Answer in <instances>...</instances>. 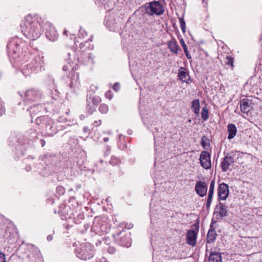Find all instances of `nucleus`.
Listing matches in <instances>:
<instances>
[{"mask_svg": "<svg viewBox=\"0 0 262 262\" xmlns=\"http://www.w3.org/2000/svg\"><path fill=\"white\" fill-rule=\"evenodd\" d=\"M186 25L185 22L183 18H181V29L183 33L185 32Z\"/></svg>", "mask_w": 262, "mask_h": 262, "instance_id": "obj_27", "label": "nucleus"}, {"mask_svg": "<svg viewBox=\"0 0 262 262\" xmlns=\"http://www.w3.org/2000/svg\"><path fill=\"white\" fill-rule=\"evenodd\" d=\"M227 130L229 133L228 139H233L237 133V128L235 125L232 123L229 124L227 126Z\"/></svg>", "mask_w": 262, "mask_h": 262, "instance_id": "obj_13", "label": "nucleus"}, {"mask_svg": "<svg viewBox=\"0 0 262 262\" xmlns=\"http://www.w3.org/2000/svg\"><path fill=\"white\" fill-rule=\"evenodd\" d=\"M214 186H215V181L214 180H213L211 181V183H210L208 196H213Z\"/></svg>", "mask_w": 262, "mask_h": 262, "instance_id": "obj_22", "label": "nucleus"}, {"mask_svg": "<svg viewBox=\"0 0 262 262\" xmlns=\"http://www.w3.org/2000/svg\"><path fill=\"white\" fill-rule=\"evenodd\" d=\"M195 190L200 196H204L207 193V185L204 182L199 181L195 184Z\"/></svg>", "mask_w": 262, "mask_h": 262, "instance_id": "obj_10", "label": "nucleus"}, {"mask_svg": "<svg viewBox=\"0 0 262 262\" xmlns=\"http://www.w3.org/2000/svg\"><path fill=\"white\" fill-rule=\"evenodd\" d=\"M212 199V196H208L207 202H206V207L207 208H209L210 206V204L211 203V201Z\"/></svg>", "mask_w": 262, "mask_h": 262, "instance_id": "obj_28", "label": "nucleus"}, {"mask_svg": "<svg viewBox=\"0 0 262 262\" xmlns=\"http://www.w3.org/2000/svg\"><path fill=\"white\" fill-rule=\"evenodd\" d=\"M191 108L195 114H199L200 105L199 100L198 99H195L192 101Z\"/></svg>", "mask_w": 262, "mask_h": 262, "instance_id": "obj_16", "label": "nucleus"}, {"mask_svg": "<svg viewBox=\"0 0 262 262\" xmlns=\"http://www.w3.org/2000/svg\"><path fill=\"white\" fill-rule=\"evenodd\" d=\"M178 77L180 78V69L178 71Z\"/></svg>", "mask_w": 262, "mask_h": 262, "instance_id": "obj_39", "label": "nucleus"}, {"mask_svg": "<svg viewBox=\"0 0 262 262\" xmlns=\"http://www.w3.org/2000/svg\"><path fill=\"white\" fill-rule=\"evenodd\" d=\"M229 192L228 185L224 183L221 184L219 187L217 194L221 200H226Z\"/></svg>", "mask_w": 262, "mask_h": 262, "instance_id": "obj_7", "label": "nucleus"}, {"mask_svg": "<svg viewBox=\"0 0 262 262\" xmlns=\"http://www.w3.org/2000/svg\"><path fill=\"white\" fill-rule=\"evenodd\" d=\"M0 262H6L5 255L0 251Z\"/></svg>", "mask_w": 262, "mask_h": 262, "instance_id": "obj_29", "label": "nucleus"}, {"mask_svg": "<svg viewBox=\"0 0 262 262\" xmlns=\"http://www.w3.org/2000/svg\"><path fill=\"white\" fill-rule=\"evenodd\" d=\"M169 48L170 50L173 52L177 53L178 51V46H177L176 42L174 41H170L168 44Z\"/></svg>", "mask_w": 262, "mask_h": 262, "instance_id": "obj_19", "label": "nucleus"}, {"mask_svg": "<svg viewBox=\"0 0 262 262\" xmlns=\"http://www.w3.org/2000/svg\"><path fill=\"white\" fill-rule=\"evenodd\" d=\"M108 107L106 104H102L99 107V111L102 114H106L108 112Z\"/></svg>", "mask_w": 262, "mask_h": 262, "instance_id": "obj_23", "label": "nucleus"}, {"mask_svg": "<svg viewBox=\"0 0 262 262\" xmlns=\"http://www.w3.org/2000/svg\"><path fill=\"white\" fill-rule=\"evenodd\" d=\"M108 140H109V139L107 137H105V138H103V141L105 142H107Z\"/></svg>", "mask_w": 262, "mask_h": 262, "instance_id": "obj_38", "label": "nucleus"}, {"mask_svg": "<svg viewBox=\"0 0 262 262\" xmlns=\"http://www.w3.org/2000/svg\"><path fill=\"white\" fill-rule=\"evenodd\" d=\"M64 34L67 35V30H65L63 32Z\"/></svg>", "mask_w": 262, "mask_h": 262, "instance_id": "obj_40", "label": "nucleus"}, {"mask_svg": "<svg viewBox=\"0 0 262 262\" xmlns=\"http://www.w3.org/2000/svg\"><path fill=\"white\" fill-rule=\"evenodd\" d=\"M181 46L183 47V49L186 54L187 57L188 59H190L191 58V56L190 54L189 53V52L187 48V46H186V44L185 43L184 40L182 38H181Z\"/></svg>", "mask_w": 262, "mask_h": 262, "instance_id": "obj_21", "label": "nucleus"}, {"mask_svg": "<svg viewBox=\"0 0 262 262\" xmlns=\"http://www.w3.org/2000/svg\"><path fill=\"white\" fill-rule=\"evenodd\" d=\"M53 238L52 235H49L47 237V240L48 241H51Z\"/></svg>", "mask_w": 262, "mask_h": 262, "instance_id": "obj_34", "label": "nucleus"}, {"mask_svg": "<svg viewBox=\"0 0 262 262\" xmlns=\"http://www.w3.org/2000/svg\"><path fill=\"white\" fill-rule=\"evenodd\" d=\"M40 119L37 118V119H36V122L38 123V121H40Z\"/></svg>", "mask_w": 262, "mask_h": 262, "instance_id": "obj_41", "label": "nucleus"}, {"mask_svg": "<svg viewBox=\"0 0 262 262\" xmlns=\"http://www.w3.org/2000/svg\"><path fill=\"white\" fill-rule=\"evenodd\" d=\"M234 163V158L230 154H228L223 159L221 162V167L222 170L224 172L229 170L230 166Z\"/></svg>", "mask_w": 262, "mask_h": 262, "instance_id": "obj_9", "label": "nucleus"}, {"mask_svg": "<svg viewBox=\"0 0 262 262\" xmlns=\"http://www.w3.org/2000/svg\"><path fill=\"white\" fill-rule=\"evenodd\" d=\"M185 69L181 67V81L189 83L191 82V79L188 73L185 71Z\"/></svg>", "mask_w": 262, "mask_h": 262, "instance_id": "obj_15", "label": "nucleus"}, {"mask_svg": "<svg viewBox=\"0 0 262 262\" xmlns=\"http://www.w3.org/2000/svg\"><path fill=\"white\" fill-rule=\"evenodd\" d=\"M40 142L41 143L42 146H43L46 143V142L44 140H41Z\"/></svg>", "mask_w": 262, "mask_h": 262, "instance_id": "obj_37", "label": "nucleus"}, {"mask_svg": "<svg viewBox=\"0 0 262 262\" xmlns=\"http://www.w3.org/2000/svg\"><path fill=\"white\" fill-rule=\"evenodd\" d=\"M210 227V229L209 230L207 233V241L208 243H213L216 240L217 234L214 229L212 228V223L211 224Z\"/></svg>", "mask_w": 262, "mask_h": 262, "instance_id": "obj_11", "label": "nucleus"}, {"mask_svg": "<svg viewBox=\"0 0 262 262\" xmlns=\"http://www.w3.org/2000/svg\"><path fill=\"white\" fill-rule=\"evenodd\" d=\"M209 262H222V257L221 253L212 252L209 257Z\"/></svg>", "mask_w": 262, "mask_h": 262, "instance_id": "obj_14", "label": "nucleus"}, {"mask_svg": "<svg viewBox=\"0 0 262 262\" xmlns=\"http://www.w3.org/2000/svg\"><path fill=\"white\" fill-rule=\"evenodd\" d=\"M41 97V94L37 90L31 89L28 90L25 94L24 101L26 103L37 102Z\"/></svg>", "mask_w": 262, "mask_h": 262, "instance_id": "obj_5", "label": "nucleus"}, {"mask_svg": "<svg viewBox=\"0 0 262 262\" xmlns=\"http://www.w3.org/2000/svg\"><path fill=\"white\" fill-rule=\"evenodd\" d=\"M105 97L110 100H111L113 97V95L111 91H107L105 94Z\"/></svg>", "mask_w": 262, "mask_h": 262, "instance_id": "obj_26", "label": "nucleus"}, {"mask_svg": "<svg viewBox=\"0 0 262 262\" xmlns=\"http://www.w3.org/2000/svg\"><path fill=\"white\" fill-rule=\"evenodd\" d=\"M113 89L114 91L118 92L120 89V84L118 82H116L114 84L113 86Z\"/></svg>", "mask_w": 262, "mask_h": 262, "instance_id": "obj_31", "label": "nucleus"}, {"mask_svg": "<svg viewBox=\"0 0 262 262\" xmlns=\"http://www.w3.org/2000/svg\"><path fill=\"white\" fill-rule=\"evenodd\" d=\"M226 63L232 67H233L234 58L231 56L226 57Z\"/></svg>", "mask_w": 262, "mask_h": 262, "instance_id": "obj_24", "label": "nucleus"}, {"mask_svg": "<svg viewBox=\"0 0 262 262\" xmlns=\"http://www.w3.org/2000/svg\"><path fill=\"white\" fill-rule=\"evenodd\" d=\"M47 36L49 38V39L51 40H54L56 38L55 32L54 31L53 35H50L49 31H48L46 33Z\"/></svg>", "mask_w": 262, "mask_h": 262, "instance_id": "obj_25", "label": "nucleus"}, {"mask_svg": "<svg viewBox=\"0 0 262 262\" xmlns=\"http://www.w3.org/2000/svg\"><path fill=\"white\" fill-rule=\"evenodd\" d=\"M249 101L247 99H243L241 101V110L244 113L247 114L250 110V105Z\"/></svg>", "mask_w": 262, "mask_h": 262, "instance_id": "obj_12", "label": "nucleus"}, {"mask_svg": "<svg viewBox=\"0 0 262 262\" xmlns=\"http://www.w3.org/2000/svg\"><path fill=\"white\" fill-rule=\"evenodd\" d=\"M179 20L180 21V17H178Z\"/></svg>", "mask_w": 262, "mask_h": 262, "instance_id": "obj_42", "label": "nucleus"}, {"mask_svg": "<svg viewBox=\"0 0 262 262\" xmlns=\"http://www.w3.org/2000/svg\"><path fill=\"white\" fill-rule=\"evenodd\" d=\"M89 130V129L88 127H84L83 128V132L85 133L88 132Z\"/></svg>", "mask_w": 262, "mask_h": 262, "instance_id": "obj_36", "label": "nucleus"}, {"mask_svg": "<svg viewBox=\"0 0 262 262\" xmlns=\"http://www.w3.org/2000/svg\"><path fill=\"white\" fill-rule=\"evenodd\" d=\"M95 124H96V126H98V125H100L101 120L95 121Z\"/></svg>", "mask_w": 262, "mask_h": 262, "instance_id": "obj_35", "label": "nucleus"}, {"mask_svg": "<svg viewBox=\"0 0 262 262\" xmlns=\"http://www.w3.org/2000/svg\"><path fill=\"white\" fill-rule=\"evenodd\" d=\"M145 6L146 13L150 15H161L164 11L163 6L158 1H154L147 3Z\"/></svg>", "mask_w": 262, "mask_h": 262, "instance_id": "obj_4", "label": "nucleus"}, {"mask_svg": "<svg viewBox=\"0 0 262 262\" xmlns=\"http://www.w3.org/2000/svg\"><path fill=\"white\" fill-rule=\"evenodd\" d=\"M69 67H71V66H69V65H65L62 68V70L64 71H68L69 69Z\"/></svg>", "mask_w": 262, "mask_h": 262, "instance_id": "obj_32", "label": "nucleus"}, {"mask_svg": "<svg viewBox=\"0 0 262 262\" xmlns=\"http://www.w3.org/2000/svg\"><path fill=\"white\" fill-rule=\"evenodd\" d=\"M201 166L205 169H208L211 167L210 155L207 151H202L200 157Z\"/></svg>", "mask_w": 262, "mask_h": 262, "instance_id": "obj_6", "label": "nucleus"}, {"mask_svg": "<svg viewBox=\"0 0 262 262\" xmlns=\"http://www.w3.org/2000/svg\"><path fill=\"white\" fill-rule=\"evenodd\" d=\"M202 118L203 120L206 121L208 118V112L206 107H204L202 108L201 113Z\"/></svg>", "mask_w": 262, "mask_h": 262, "instance_id": "obj_20", "label": "nucleus"}, {"mask_svg": "<svg viewBox=\"0 0 262 262\" xmlns=\"http://www.w3.org/2000/svg\"><path fill=\"white\" fill-rule=\"evenodd\" d=\"M199 230V223L197 222L191 226V229L187 232L185 236L186 243L192 247L196 244V238Z\"/></svg>", "mask_w": 262, "mask_h": 262, "instance_id": "obj_3", "label": "nucleus"}, {"mask_svg": "<svg viewBox=\"0 0 262 262\" xmlns=\"http://www.w3.org/2000/svg\"><path fill=\"white\" fill-rule=\"evenodd\" d=\"M214 214L216 216L219 215L222 218L228 216L227 207L223 203L220 202L216 205Z\"/></svg>", "mask_w": 262, "mask_h": 262, "instance_id": "obj_8", "label": "nucleus"}, {"mask_svg": "<svg viewBox=\"0 0 262 262\" xmlns=\"http://www.w3.org/2000/svg\"><path fill=\"white\" fill-rule=\"evenodd\" d=\"M5 113V108L3 107V103L0 101V116Z\"/></svg>", "mask_w": 262, "mask_h": 262, "instance_id": "obj_30", "label": "nucleus"}, {"mask_svg": "<svg viewBox=\"0 0 262 262\" xmlns=\"http://www.w3.org/2000/svg\"><path fill=\"white\" fill-rule=\"evenodd\" d=\"M93 246L90 243H83L76 250L77 257L81 259H89L93 256Z\"/></svg>", "mask_w": 262, "mask_h": 262, "instance_id": "obj_2", "label": "nucleus"}, {"mask_svg": "<svg viewBox=\"0 0 262 262\" xmlns=\"http://www.w3.org/2000/svg\"><path fill=\"white\" fill-rule=\"evenodd\" d=\"M28 17L23 27L22 32L24 34L31 40L37 39L43 32V29L37 21H29Z\"/></svg>", "mask_w": 262, "mask_h": 262, "instance_id": "obj_1", "label": "nucleus"}, {"mask_svg": "<svg viewBox=\"0 0 262 262\" xmlns=\"http://www.w3.org/2000/svg\"><path fill=\"white\" fill-rule=\"evenodd\" d=\"M79 85V82L78 81V76H76V79L72 78L71 80V82L70 83V87L71 89H75L78 87Z\"/></svg>", "mask_w": 262, "mask_h": 262, "instance_id": "obj_18", "label": "nucleus"}, {"mask_svg": "<svg viewBox=\"0 0 262 262\" xmlns=\"http://www.w3.org/2000/svg\"><path fill=\"white\" fill-rule=\"evenodd\" d=\"M201 144L204 149H207L209 146V140L205 136H203L201 139Z\"/></svg>", "mask_w": 262, "mask_h": 262, "instance_id": "obj_17", "label": "nucleus"}, {"mask_svg": "<svg viewBox=\"0 0 262 262\" xmlns=\"http://www.w3.org/2000/svg\"><path fill=\"white\" fill-rule=\"evenodd\" d=\"M115 251V249L113 247H109L108 248V252L111 253H113Z\"/></svg>", "mask_w": 262, "mask_h": 262, "instance_id": "obj_33", "label": "nucleus"}]
</instances>
